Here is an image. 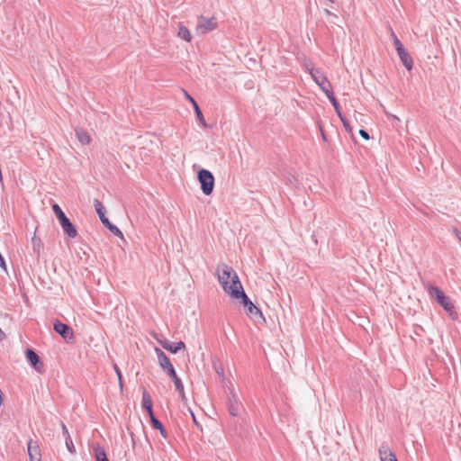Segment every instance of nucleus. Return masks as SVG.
<instances>
[{"label": "nucleus", "mask_w": 461, "mask_h": 461, "mask_svg": "<svg viewBox=\"0 0 461 461\" xmlns=\"http://www.w3.org/2000/svg\"><path fill=\"white\" fill-rule=\"evenodd\" d=\"M216 275L225 294L238 300V294L243 290V286L234 269L222 263L217 266Z\"/></svg>", "instance_id": "1"}, {"label": "nucleus", "mask_w": 461, "mask_h": 461, "mask_svg": "<svg viewBox=\"0 0 461 461\" xmlns=\"http://www.w3.org/2000/svg\"><path fill=\"white\" fill-rule=\"evenodd\" d=\"M155 352L158 356V360L160 367L164 372L167 374L169 377L172 378L176 390H182V381L177 376L173 365L171 364L169 358L166 356V354L159 349L158 348H155Z\"/></svg>", "instance_id": "2"}, {"label": "nucleus", "mask_w": 461, "mask_h": 461, "mask_svg": "<svg viewBox=\"0 0 461 461\" xmlns=\"http://www.w3.org/2000/svg\"><path fill=\"white\" fill-rule=\"evenodd\" d=\"M52 209H53V212H54L55 215L57 216L64 232L69 238H75L77 235V229L71 223L69 219L66 216V214L61 210V208L57 203H55V204H53Z\"/></svg>", "instance_id": "3"}, {"label": "nucleus", "mask_w": 461, "mask_h": 461, "mask_svg": "<svg viewBox=\"0 0 461 461\" xmlns=\"http://www.w3.org/2000/svg\"><path fill=\"white\" fill-rule=\"evenodd\" d=\"M429 294L435 298L437 302L451 316L454 314V305L450 299L437 286L429 285L428 286Z\"/></svg>", "instance_id": "4"}, {"label": "nucleus", "mask_w": 461, "mask_h": 461, "mask_svg": "<svg viewBox=\"0 0 461 461\" xmlns=\"http://www.w3.org/2000/svg\"><path fill=\"white\" fill-rule=\"evenodd\" d=\"M197 178L201 184V189L205 195H210L214 187V177L207 169H201L197 174Z\"/></svg>", "instance_id": "5"}, {"label": "nucleus", "mask_w": 461, "mask_h": 461, "mask_svg": "<svg viewBox=\"0 0 461 461\" xmlns=\"http://www.w3.org/2000/svg\"><path fill=\"white\" fill-rule=\"evenodd\" d=\"M94 206L95 211L102 221V223L114 235L122 237V232L119 230V228L109 221L107 216H105L104 212V206L102 203L98 199L94 200Z\"/></svg>", "instance_id": "6"}, {"label": "nucleus", "mask_w": 461, "mask_h": 461, "mask_svg": "<svg viewBox=\"0 0 461 461\" xmlns=\"http://www.w3.org/2000/svg\"><path fill=\"white\" fill-rule=\"evenodd\" d=\"M217 27V20L214 17L206 18L200 16L197 20L195 32L199 35H203L209 32L213 31Z\"/></svg>", "instance_id": "7"}, {"label": "nucleus", "mask_w": 461, "mask_h": 461, "mask_svg": "<svg viewBox=\"0 0 461 461\" xmlns=\"http://www.w3.org/2000/svg\"><path fill=\"white\" fill-rule=\"evenodd\" d=\"M239 299L241 300L242 304L246 307L247 314L250 318L258 317L259 319L264 320L261 311L249 299L244 290L238 294V300Z\"/></svg>", "instance_id": "8"}, {"label": "nucleus", "mask_w": 461, "mask_h": 461, "mask_svg": "<svg viewBox=\"0 0 461 461\" xmlns=\"http://www.w3.org/2000/svg\"><path fill=\"white\" fill-rule=\"evenodd\" d=\"M305 68L310 73L312 78L321 87L324 94L325 91H330L329 89V86H330V83L328 81L325 76L316 77L314 68L309 62H305Z\"/></svg>", "instance_id": "9"}, {"label": "nucleus", "mask_w": 461, "mask_h": 461, "mask_svg": "<svg viewBox=\"0 0 461 461\" xmlns=\"http://www.w3.org/2000/svg\"><path fill=\"white\" fill-rule=\"evenodd\" d=\"M53 329L57 333L61 335L64 339L68 341L73 339V331L68 325L64 324L59 321H56L54 322Z\"/></svg>", "instance_id": "10"}, {"label": "nucleus", "mask_w": 461, "mask_h": 461, "mask_svg": "<svg viewBox=\"0 0 461 461\" xmlns=\"http://www.w3.org/2000/svg\"><path fill=\"white\" fill-rule=\"evenodd\" d=\"M27 451L30 461H41V454L40 447L36 441L30 439L27 444Z\"/></svg>", "instance_id": "11"}, {"label": "nucleus", "mask_w": 461, "mask_h": 461, "mask_svg": "<svg viewBox=\"0 0 461 461\" xmlns=\"http://www.w3.org/2000/svg\"><path fill=\"white\" fill-rule=\"evenodd\" d=\"M158 343L167 350L170 351L171 353H176L180 349H184L185 348V345L183 341H179L176 343H170L167 340H162L157 339Z\"/></svg>", "instance_id": "12"}, {"label": "nucleus", "mask_w": 461, "mask_h": 461, "mask_svg": "<svg viewBox=\"0 0 461 461\" xmlns=\"http://www.w3.org/2000/svg\"><path fill=\"white\" fill-rule=\"evenodd\" d=\"M26 357L37 371L41 370L42 364L40 357L32 349L26 350Z\"/></svg>", "instance_id": "13"}, {"label": "nucleus", "mask_w": 461, "mask_h": 461, "mask_svg": "<svg viewBox=\"0 0 461 461\" xmlns=\"http://www.w3.org/2000/svg\"><path fill=\"white\" fill-rule=\"evenodd\" d=\"M379 455L381 461H397L395 455L385 445L380 447Z\"/></svg>", "instance_id": "14"}, {"label": "nucleus", "mask_w": 461, "mask_h": 461, "mask_svg": "<svg viewBox=\"0 0 461 461\" xmlns=\"http://www.w3.org/2000/svg\"><path fill=\"white\" fill-rule=\"evenodd\" d=\"M61 429H62V434L63 436L65 437V444H66V447L67 449L71 453V454H74L76 452V447L74 446V443L72 441V438L69 435V432L67 429V427L65 426L64 423L61 422Z\"/></svg>", "instance_id": "15"}, {"label": "nucleus", "mask_w": 461, "mask_h": 461, "mask_svg": "<svg viewBox=\"0 0 461 461\" xmlns=\"http://www.w3.org/2000/svg\"><path fill=\"white\" fill-rule=\"evenodd\" d=\"M398 53V56L402 61V63L403 64V66L408 69V70H411L412 68V59L411 57L410 56V54L405 50H401Z\"/></svg>", "instance_id": "16"}, {"label": "nucleus", "mask_w": 461, "mask_h": 461, "mask_svg": "<svg viewBox=\"0 0 461 461\" xmlns=\"http://www.w3.org/2000/svg\"><path fill=\"white\" fill-rule=\"evenodd\" d=\"M76 135L81 144H83V145L90 144L91 137L88 134V132H86V131L81 130V129H77Z\"/></svg>", "instance_id": "17"}, {"label": "nucleus", "mask_w": 461, "mask_h": 461, "mask_svg": "<svg viewBox=\"0 0 461 461\" xmlns=\"http://www.w3.org/2000/svg\"><path fill=\"white\" fill-rule=\"evenodd\" d=\"M32 245L34 253L39 258L41 255V252L43 249V243H42L41 238L36 235V233H34L33 237L32 238Z\"/></svg>", "instance_id": "18"}, {"label": "nucleus", "mask_w": 461, "mask_h": 461, "mask_svg": "<svg viewBox=\"0 0 461 461\" xmlns=\"http://www.w3.org/2000/svg\"><path fill=\"white\" fill-rule=\"evenodd\" d=\"M177 36L187 42L192 40L190 31L183 23H179Z\"/></svg>", "instance_id": "19"}, {"label": "nucleus", "mask_w": 461, "mask_h": 461, "mask_svg": "<svg viewBox=\"0 0 461 461\" xmlns=\"http://www.w3.org/2000/svg\"><path fill=\"white\" fill-rule=\"evenodd\" d=\"M142 408L145 409L148 413H150L152 411V401L148 393V392L144 389L142 393Z\"/></svg>", "instance_id": "20"}, {"label": "nucleus", "mask_w": 461, "mask_h": 461, "mask_svg": "<svg viewBox=\"0 0 461 461\" xmlns=\"http://www.w3.org/2000/svg\"><path fill=\"white\" fill-rule=\"evenodd\" d=\"M94 453L96 461H109L104 449L99 445L94 447Z\"/></svg>", "instance_id": "21"}, {"label": "nucleus", "mask_w": 461, "mask_h": 461, "mask_svg": "<svg viewBox=\"0 0 461 461\" xmlns=\"http://www.w3.org/2000/svg\"><path fill=\"white\" fill-rule=\"evenodd\" d=\"M325 95H327V97L329 98L330 103L332 104L338 116L341 117L342 113H341L339 103L337 102L336 98L334 97L333 92L332 91H325Z\"/></svg>", "instance_id": "22"}, {"label": "nucleus", "mask_w": 461, "mask_h": 461, "mask_svg": "<svg viewBox=\"0 0 461 461\" xmlns=\"http://www.w3.org/2000/svg\"><path fill=\"white\" fill-rule=\"evenodd\" d=\"M149 416L150 418V421L152 423V426L155 429H159L160 433L164 436V429H163L162 423L155 418V416L153 414V411H150V413H149Z\"/></svg>", "instance_id": "23"}, {"label": "nucleus", "mask_w": 461, "mask_h": 461, "mask_svg": "<svg viewBox=\"0 0 461 461\" xmlns=\"http://www.w3.org/2000/svg\"><path fill=\"white\" fill-rule=\"evenodd\" d=\"M113 369L117 375V377H118V382H119V387H120V391L122 392L123 391V382H122V373L118 367V366L116 364H113Z\"/></svg>", "instance_id": "24"}, {"label": "nucleus", "mask_w": 461, "mask_h": 461, "mask_svg": "<svg viewBox=\"0 0 461 461\" xmlns=\"http://www.w3.org/2000/svg\"><path fill=\"white\" fill-rule=\"evenodd\" d=\"M392 36L393 38V44H394V47L396 49V51L399 52L401 50H403L404 48H403L402 42L399 41V39L394 34V32H392Z\"/></svg>", "instance_id": "25"}, {"label": "nucleus", "mask_w": 461, "mask_h": 461, "mask_svg": "<svg viewBox=\"0 0 461 461\" xmlns=\"http://www.w3.org/2000/svg\"><path fill=\"white\" fill-rule=\"evenodd\" d=\"M194 112H195V113H196V116H197L198 120L201 122V123H202L203 125H205V122H204V119H203V113H202V112H201V110H200V108H199L198 104H194Z\"/></svg>", "instance_id": "26"}, {"label": "nucleus", "mask_w": 461, "mask_h": 461, "mask_svg": "<svg viewBox=\"0 0 461 461\" xmlns=\"http://www.w3.org/2000/svg\"><path fill=\"white\" fill-rule=\"evenodd\" d=\"M339 119L342 122L343 126H344L346 131H348V133L352 134V127L350 126V124L348 122V120H346V118L343 115H341V117H339Z\"/></svg>", "instance_id": "27"}, {"label": "nucleus", "mask_w": 461, "mask_h": 461, "mask_svg": "<svg viewBox=\"0 0 461 461\" xmlns=\"http://www.w3.org/2000/svg\"><path fill=\"white\" fill-rule=\"evenodd\" d=\"M183 92L185 98L192 103L193 106L197 104L195 100L186 91L183 90Z\"/></svg>", "instance_id": "28"}, {"label": "nucleus", "mask_w": 461, "mask_h": 461, "mask_svg": "<svg viewBox=\"0 0 461 461\" xmlns=\"http://www.w3.org/2000/svg\"><path fill=\"white\" fill-rule=\"evenodd\" d=\"M180 395V398L182 400V402H186V396H185V391H184V385L182 384V390H176Z\"/></svg>", "instance_id": "29"}, {"label": "nucleus", "mask_w": 461, "mask_h": 461, "mask_svg": "<svg viewBox=\"0 0 461 461\" xmlns=\"http://www.w3.org/2000/svg\"><path fill=\"white\" fill-rule=\"evenodd\" d=\"M359 135H360L363 139H365V140H368L370 139V136H369L368 132H367V131H366L365 130H359Z\"/></svg>", "instance_id": "30"}, {"label": "nucleus", "mask_w": 461, "mask_h": 461, "mask_svg": "<svg viewBox=\"0 0 461 461\" xmlns=\"http://www.w3.org/2000/svg\"><path fill=\"white\" fill-rule=\"evenodd\" d=\"M452 231L455 234V236L456 237V239L461 242V230H459L456 228H453Z\"/></svg>", "instance_id": "31"}, {"label": "nucleus", "mask_w": 461, "mask_h": 461, "mask_svg": "<svg viewBox=\"0 0 461 461\" xmlns=\"http://www.w3.org/2000/svg\"><path fill=\"white\" fill-rule=\"evenodd\" d=\"M230 413L232 415V416H237L238 415V408L235 407L234 405H230Z\"/></svg>", "instance_id": "32"}, {"label": "nucleus", "mask_w": 461, "mask_h": 461, "mask_svg": "<svg viewBox=\"0 0 461 461\" xmlns=\"http://www.w3.org/2000/svg\"><path fill=\"white\" fill-rule=\"evenodd\" d=\"M0 267L2 268H4L5 270H6V265H5V259L3 258L1 254H0Z\"/></svg>", "instance_id": "33"}, {"label": "nucleus", "mask_w": 461, "mask_h": 461, "mask_svg": "<svg viewBox=\"0 0 461 461\" xmlns=\"http://www.w3.org/2000/svg\"><path fill=\"white\" fill-rule=\"evenodd\" d=\"M189 412H190V414H191V416H192V418H193V420H194V424H195L197 427H199V423L197 422L196 418H195V416H194V412H193V411H192L191 409H189Z\"/></svg>", "instance_id": "34"}, {"label": "nucleus", "mask_w": 461, "mask_h": 461, "mask_svg": "<svg viewBox=\"0 0 461 461\" xmlns=\"http://www.w3.org/2000/svg\"><path fill=\"white\" fill-rule=\"evenodd\" d=\"M314 70H315L316 77H321V76H323V75L321 73V70H320V69L314 68Z\"/></svg>", "instance_id": "35"}, {"label": "nucleus", "mask_w": 461, "mask_h": 461, "mask_svg": "<svg viewBox=\"0 0 461 461\" xmlns=\"http://www.w3.org/2000/svg\"><path fill=\"white\" fill-rule=\"evenodd\" d=\"M5 333L3 332V330L0 329V340H2L4 338H5Z\"/></svg>", "instance_id": "36"}, {"label": "nucleus", "mask_w": 461, "mask_h": 461, "mask_svg": "<svg viewBox=\"0 0 461 461\" xmlns=\"http://www.w3.org/2000/svg\"><path fill=\"white\" fill-rule=\"evenodd\" d=\"M325 13H326V14H328V15H330V14H331L330 11H329L328 9H325Z\"/></svg>", "instance_id": "37"}, {"label": "nucleus", "mask_w": 461, "mask_h": 461, "mask_svg": "<svg viewBox=\"0 0 461 461\" xmlns=\"http://www.w3.org/2000/svg\"><path fill=\"white\" fill-rule=\"evenodd\" d=\"M321 136H322V139H323L324 140H326V136H325V134L323 133V131H321Z\"/></svg>", "instance_id": "38"}, {"label": "nucleus", "mask_w": 461, "mask_h": 461, "mask_svg": "<svg viewBox=\"0 0 461 461\" xmlns=\"http://www.w3.org/2000/svg\"><path fill=\"white\" fill-rule=\"evenodd\" d=\"M394 121H399V118L397 116H393Z\"/></svg>", "instance_id": "39"}]
</instances>
